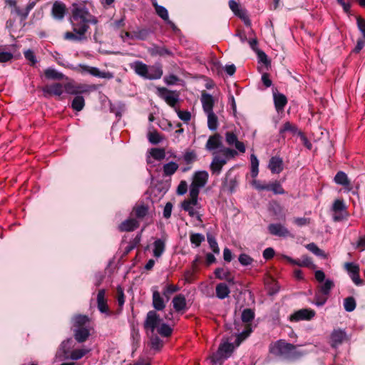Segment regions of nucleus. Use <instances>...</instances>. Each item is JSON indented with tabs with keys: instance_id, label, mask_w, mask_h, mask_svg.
Returning <instances> with one entry per match:
<instances>
[{
	"instance_id": "nucleus-1",
	"label": "nucleus",
	"mask_w": 365,
	"mask_h": 365,
	"mask_svg": "<svg viewBox=\"0 0 365 365\" xmlns=\"http://www.w3.org/2000/svg\"><path fill=\"white\" fill-rule=\"evenodd\" d=\"M70 22L73 31H66L63 34V39L79 42L86 39L89 24H96L98 19L89 12L84 4L74 3L72 4Z\"/></svg>"
},
{
	"instance_id": "nucleus-2",
	"label": "nucleus",
	"mask_w": 365,
	"mask_h": 365,
	"mask_svg": "<svg viewBox=\"0 0 365 365\" xmlns=\"http://www.w3.org/2000/svg\"><path fill=\"white\" fill-rule=\"evenodd\" d=\"M225 138L227 145L230 147L234 146L235 149L223 147L219 150L213 152L212 160L210 165V170L212 175H220L223 166L230 159L235 158L238 155V152L245 153L246 151L245 143L238 140L237 134L233 131H227Z\"/></svg>"
},
{
	"instance_id": "nucleus-3",
	"label": "nucleus",
	"mask_w": 365,
	"mask_h": 365,
	"mask_svg": "<svg viewBox=\"0 0 365 365\" xmlns=\"http://www.w3.org/2000/svg\"><path fill=\"white\" fill-rule=\"evenodd\" d=\"M225 138L227 145L230 147L234 146L235 149L223 147L219 150L213 152L212 160L210 165V170L212 175H220L223 166L230 159L235 158L238 155V152L245 153L246 151L245 143L238 140L237 134L233 131H227Z\"/></svg>"
},
{
	"instance_id": "nucleus-4",
	"label": "nucleus",
	"mask_w": 365,
	"mask_h": 365,
	"mask_svg": "<svg viewBox=\"0 0 365 365\" xmlns=\"http://www.w3.org/2000/svg\"><path fill=\"white\" fill-rule=\"evenodd\" d=\"M143 328L148 336L153 335L157 331L162 336L168 337L171 335L173 331L170 327L163 322V319L155 310H150L147 313Z\"/></svg>"
},
{
	"instance_id": "nucleus-5",
	"label": "nucleus",
	"mask_w": 365,
	"mask_h": 365,
	"mask_svg": "<svg viewBox=\"0 0 365 365\" xmlns=\"http://www.w3.org/2000/svg\"><path fill=\"white\" fill-rule=\"evenodd\" d=\"M130 67L135 73L147 79H159L163 76V70L160 66H148L140 61H134L130 64Z\"/></svg>"
},
{
	"instance_id": "nucleus-6",
	"label": "nucleus",
	"mask_w": 365,
	"mask_h": 365,
	"mask_svg": "<svg viewBox=\"0 0 365 365\" xmlns=\"http://www.w3.org/2000/svg\"><path fill=\"white\" fill-rule=\"evenodd\" d=\"M269 349L271 353L277 356H282L287 358L298 356V353L296 351V346L282 339L272 344Z\"/></svg>"
},
{
	"instance_id": "nucleus-7",
	"label": "nucleus",
	"mask_w": 365,
	"mask_h": 365,
	"mask_svg": "<svg viewBox=\"0 0 365 365\" xmlns=\"http://www.w3.org/2000/svg\"><path fill=\"white\" fill-rule=\"evenodd\" d=\"M255 317V312L251 309H245L242 313V321L245 324V329L236 338L235 344L238 346L252 332L251 322Z\"/></svg>"
},
{
	"instance_id": "nucleus-8",
	"label": "nucleus",
	"mask_w": 365,
	"mask_h": 365,
	"mask_svg": "<svg viewBox=\"0 0 365 365\" xmlns=\"http://www.w3.org/2000/svg\"><path fill=\"white\" fill-rule=\"evenodd\" d=\"M158 95L163 99L168 105L176 109L179 102V93L176 91H170L166 88H158Z\"/></svg>"
},
{
	"instance_id": "nucleus-9",
	"label": "nucleus",
	"mask_w": 365,
	"mask_h": 365,
	"mask_svg": "<svg viewBox=\"0 0 365 365\" xmlns=\"http://www.w3.org/2000/svg\"><path fill=\"white\" fill-rule=\"evenodd\" d=\"M208 178V173L205 170L195 172L190 185V192L193 190L195 194L199 195L200 189L207 184Z\"/></svg>"
},
{
	"instance_id": "nucleus-10",
	"label": "nucleus",
	"mask_w": 365,
	"mask_h": 365,
	"mask_svg": "<svg viewBox=\"0 0 365 365\" xmlns=\"http://www.w3.org/2000/svg\"><path fill=\"white\" fill-rule=\"evenodd\" d=\"M331 210L334 212L333 220L334 222L341 221L344 218V215H347L346 206L343 200L337 199L334 200Z\"/></svg>"
},
{
	"instance_id": "nucleus-11",
	"label": "nucleus",
	"mask_w": 365,
	"mask_h": 365,
	"mask_svg": "<svg viewBox=\"0 0 365 365\" xmlns=\"http://www.w3.org/2000/svg\"><path fill=\"white\" fill-rule=\"evenodd\" d=\"M198 195L195 191L190 192L189 198L185 200L182 203V208L188 212L190 217H194L197 214L194 207L197 204Z\"/></svg>"
},
{
	"instance_id": "nucleus-12",
	"label": "nucleus",
	"mask_w": 365,
	"mask_h": 365,
	"mask_svg": "<svg viewBox=\"0 0 365 365\" xmlns=\"http://www.w3.org/2000/svg\"><path fill=\"white\" fill-rule=\"evenodd\" d=\"M64 91L71 95H78L90 92V86L86 84L67 83L64 84Z\"/></svg>"
},
{
	"instance_id": "nucleus-13",
	"label": "nucleus",
	"mask_w": 365,
	"mask_h": 365,
	"mask_svg": "<svg viewBox=\"0 0 365 365\" xmlns=\"http://www.w3.org/2000/svg\"><path fill=\"white\" fill-rule=\"evenodd\" d=\"M315 312L311 309H301L290 315L289 320L299 322L302 320H310L315 316Z\"/></svg>"
},
{
	"instance_id": "nucleus-14",
	"label": "nucleus",
	"mask_w": 365,
	"mask_h": 365,
	"mask_svg": "<svg viewBox=\"0 0 365 365\" xmlns=\"http://www.w3.org/2000/svg\"><path fill=\"white\" fill-rule=\"evenodd\" d=\"M42 91L45 96L47 95H53L61 96L64 91V85L59 83H55L51 85H46L43 87Z\"/></svg>"
},
{
	"instance_id": "nucleus-15",
	"label": "nucleus",
	"mask_w": 365,
	"mask_h": 365,
	"mask_svg": "<svg viewBox=\"0 0 365 365\" xmlns=\"http://www.w3.org/2000/svg\"><path fill=\"white\" fill-rule=\"evenodd\" d=\"M165 301L160 293L156 288L153 289L152 304L155 311H162L165 308Z\"/></svg>"
},
{
	"instance_id": "nucleus-16",
	"label": "nucleus",
	"mask_w": 365,
	"mask_h": 365,
	"mask_svg": "<svg viewBox=\"0 0 365 365\" xmlns=\"http://www.w3.org/2000/svg\"><path fill=\"white\" fill-rule=\"evenodd\" d=\"M283 258L285 259L289 263L292 265H297L299 267H314V265L312 263V261L310 257L307 255L302 256L300 259H292L290 257L287 255H284Z\"/></svg>"
},
{
	"instance_id": "nucleus-17",
	"label": "nucleus",
	"mask_w": 365,
	"mask_h": 365,
	"mask_svg": "<svg viewBox=\"0 0 365 365\" xmlns=\"http://www.w3.org/2000/svg\"><path fill=\"white\" fill-rule=\"evenodd\" d=\"M66 6L64 3L56 1L51 9L52 16L57 20H62L66 14Z\"/></svg>"
},
{
	"instance_id": "nucleus-18",
	"label": "nucleus",
	"mask_w": 365,
	"mask_h": 365,
	"mask_svg": "<svg viewBox=\"0 0 365 365\" xmlns=\"http://www.w3.org/2000/svg\"><path fill=\"white\" fill-rule=\"evenodd\" d=\"M97 307L101 313H109V308L106 298L105 289H100L97 294Z\"/></svg>"
},
{
	"instance_id": "nucleus-19",
	"label": "nucleus",
	"mask_w": 365,
	"mask_h": 365,
	"mask_svg": "<svg viewBox=\"0 0 365 365\" xmlns=\"http://www.w3.org/2000/svg\"><path fill=\"white\" fill-rule=\"evenodd\" d=\"M234 349L235 346L232 344L224 342L220 345L217 354L220 358L227 359L231 356Z\"/></svg>"
},
{
	"instance_id": "nucleus-20",
	"label": "nucleus",
	"mask_w": 365,
	"mask_h": 365,
	"mask_svg": "<svg viewBox=\"0 0 365 365\" xmlns=\"http://www.w3.org/2000/svg\"><path fill=\"white\" fill-rule=\"evenodd\" d=\"M268 168L272 173L279 174L283 170V160L277 156L272 157L269 160Z\"/></svg>"
},
{
	"instance_id": "nucleus-21",
	"label": "nucleus",
	"mask_w": 365,
	"mask_h": 365,
	"mask_svg": "<svg viewBox=\"0 0 365 365\" xmlns=\"http://www.w3.org/2000/svg\"><path fill=\"white\" fill-rule=\"evenodd\" d=\"M148 53L152 56H172L173 53L165 46H160L157 44H153L151 47L148 49Z\"/></svg>"
},
{
	"instance_id": "nucleus-22",
	"label": "nucleus",
	"mask_w": 365,
	"mask_h": 365,
	"mask_svg": "<svg viewBox=\"0 0 365 365\" xmlns=\"http://www.w3.org/2000/svg\"><path fill=\"white\" fill-rule=\"evenodd\" d=\"M139 227V221L135 218H128L121 222L119 225V230L121 232H131Z\"/></svg>"
},
{
	"instance_id": "nucleus-23",
	"label": "nucleus",
	"mask_w": 365,
	"mask_h": 365,
	"mask_svg": "<svg viewBox=\"0 0 365 365\" xmlns=\"http://www.w3.org/2000/svg\"><path fill=\"white\" fill-rule=\"evenodd\" d=\"M334 180L336 184L344 186L348 191H350L352 188L347 175L343 171H339L336 174Z\"/></svg>"
},
{
	"instance_id": "nucleus-24",
	"label": "nucleus",
	"mask_w": 365,
	"mask_h": 365,
	"mask_svg": "<svg viewBox=\"0 0 365 365\" xmlns=\"http://www.w3.org/2000/svg\"><path fill=\"white\" fill-rule=\"evenodd\" d=\"M269 232L275 236L287 237L289 235V230L281 224H270L268 226Z\"/></svg>"
},
{
	"instance_id": "nucleus-25",
	"label": "nucleus",
	"mask_w": 365,
	"mask_h": 365,
	"mask_svg": "<svg viewBox=\"0 0 365 365\" xmlns=\"http://www.w3.org/2000/svg\"><path fill=\"white\" fill-rule=\"evenodd\" d=\"M148 206L143 204H136L133 208L131 215L135 216L136 219L143 220L148 214Z\"/></svg>"
},
{
	"instance_id": "nucleus-26",
	"label": "nucleus",
	"mask_w": 365,
	"mask_h": 365,
	"mask_svg": "<svg viewBox=\"0 0 365 365\" xmlns=\"http://www.w3.org/2000/svg\"><path fill=\"white\" fill-rule=\"evenodd\" d=\"M85 70L91 75L106 79H111L113 78V74L109 71H101L96 67L86 66Z\"/></svg>"
},
{
	"instance_id": "nucleus-27",
	"label": "nucleus",
	"mask_w": 365,
	"mask_h": 365,
	"mask_svg": "<svg viewBox=\"0 0 365 365\" xmlns=\"http://www.w3.org/2000/svg\"><path fill=\"white\" fill-rule=\"evenodd\" d=\"M346 339V333L341 329H335L331 334V345L336 347L341 344Z\"/></svg>"
},
{
	"instance_id": "nucleus-28",
	"label": "nucleus",
	"mask_w": 365,
	"mask_h": 365,
	"mask_svg": "<svg viewBox=\"0 0 365 365\" xmlns=\"http://www.w3.org/2000/svg\"><path fill=\"white\" fill-rule=\"evenodd\" d=\"M201 102L205 113L213 111L214 99L213 97L205 92L202 93Z\"/></svg>"
},
{
	"instance_id": "nucleus-29",
	"label": "nucleus",
	"mask_w": 365,
	"mask_h": 365,
	"mask_svg": "<svg viewBox=\"0 0 365 365\" xmlns=\"http://www.w3.org/2000/svg\"><path fill=\"white\" fill-rule=\"evenodd\" d=\"M216 278L220 280H226L230 284H234V277L227 269L217 268L215 271Z\"/></svg>"
},
{
	"instance_id": "nucleus-30",
	"label": "nucleus",
	"mask_w": 365,
	"mask_h": 365,
	"mask_svg": "<svg viewBox=\"0 0 365 365\" xmlns=\"http://www.w3.org/2000/svg\"><path fill=\"white\" fill-rule=\"evenodd\" d=\"M172 302L175 312H180L185 310L186 308V299L182 294H177L174 297Z\"/></svg>"
},
{
	"instance_id": "nucleus-31",
	"label": "nucleus",
	"mask_w": 365,
	"mask_h": 365,
	"mask_svg": "<svg viewBox=\"0 0 365 365\" xmlns=\"http://www.w3.org/2000/svg\"><path fill=\"white\" fill-rule=\"evenodd\" d=\"M274 103L277 111L281 112L284 110V108L287 103V97L282 93H274Z\"/></svg>"
},
{
	"instance_id": "nucleus-32",
	"label": "nucleus",
	"mask_w": 365,
	"mask_h": 365,
	"mask_svg": "<svg viewBox=\"0 0 365 365\" xmlns=\"http://www.w3.org/2000/svg\"><path fill=\"white\" fill-rule=\"evenodd\" d=\"M165 250V240L157 239L153 242V256L159 258L162 256Z\"/></svg>"
},
{
	"instance_id": "nucleus-33",
	"label": "nucleus",
	"mask_w": 365,
	"mask_h": 365,
	"mask_svg": "<svg viewBox=\"0 0 365 365\" xmlns=\"http://www.w3.org/2000/svg\"><path fill=\"white\" fill-rule=\"evenodd\" d=\"M89 321V318L86 315H76L73 318V327L74 329L88 327L87 324Z\"/></svg>"
},
{
	"instance_id": "nucleus-34",
	"label": "nucleus",
	"mask_w": 365,
	"mask_h": 365,
	"mask_svg": "<svg viewBox=\"0 0 365 365\" xmlns=\"http://www.w3.org/2000/svg\"><path fill=\"white\" fill-rule=\"evenodd\" d=\"M221 145L220 135L219 134H215L211 135L207 141L206 148L208 150H213Z\"/></svg>"
},
{
	"instance_id": "nucleus-35",
	"label": "nucleus",
	"mask_w": 365,
	"mask_h": 365,
	"mask_svg": "<svg viewBox=\"0 0 365 365\" xmlns=\"http://www.w3.org/2000/svg\"><path fill=\"white\" fill-rule=\"evenodd\" d=\"M216 296L220 299H224L227 297L230 293V288L225 283H220L215 288Z\"/></svg>"
},
{
	"instance_id": "nucleus-36",
	"label": "nucleus",
	"mask_w": 365,
	"mask_h": 365,
	"mask_svg": "<svg viewBox=\"0 0 365 365\" xmlns=\"http://www.w3.org/2000/svg\"><path fill=\"white\" fill-rule=\"evenodd\" d=\"M89 335L90 332L88 327L74 329V336L78 342H84Z\"/></svg>"
},
{
	"instance_id": "nucleus-37",
	"label": "nucleus",
	"mask_w": 365,
	"mask_h": 365,
	"mask_svg": "<svg viewBox=\"0 0 365 365\" xmlns=\"http://www.w3.org/2000/svg\"><path fill=\"white\" fill-rule=\"evenodd\" d=\"M36 2L37 0L30 1L24 10H21L19 8H16V14L19 15L22 20H25L27 18L29 12L35 6Z\"/></svg>"
},
{
	"instance_id": "nucleus-38",
	"label": "nucleus",
	"mask_w": 365,
	"mask_h": 365,
	"mask_svg": "<svg viewBox=\"0 0 365 365\" xmlns=\"http://www.w3.org/2000/svg\"><path fill=\"white\" fill-rule=\"evenodd\" d=\"M152 5L155 8V12L158 16H160L165 21H168V11L164 6L158 5L156 0L153 1Z\"/></svg>"
},
{
	"instance_id": "nucleus-39",
	"label": "nucleus",
	"mask_w": 365,
	"mask_h": 365,
	"mask_svg": "<svg viewBox=\"0 0 365 365\" xmlns=\"http://www.w3.org/2000/svg\"><path fill=\"white\" fill-rule=\"evenodd\" d=\"M178 165L175 162L166 163L163 167V176L170 177L173 175L178 169Z\"/></svg>"
},
{
	"instance_id": "nucleus-40",
	"label": "nucleus",
	"mask_w": 365,
	"mask_h": 365,
	"mask_svg": "<svg viewBox=\"0 0 365 365\" xmlns=\"http://www.w3.org/2000/svg\"><path fill=\"white\" fill-rule=\"evenodd\" d=\"M150 155L156 160L160 161L165 158V150L163 148H153L149 150Z\"/></svg>"
},
{
	"instance_id": "nucleus-41",
	"label": "nucleus",
	"mask_w": 365,
	"mask_h": 365,
	"mask_svg": "<svg viewBox=\"0 0 365 365\" xmlns=\"http://www.w3.org/2000/svg\"><path fill=\"white\" fill-rule=\"evenodd\" d=\"M179 287L173 284H168L163 290V294L166 298V302H168L170 296L175 292H178Z\"/></svg>"
},
{
	"instance_id": "nucleus-42",
	"label": "nucleus",
	"mask_w": 365,
	"mask_h": 365,
	"mask_svg": "<svg viewBox=\"0 0 365 365\" xmlns=\"http://www.w3.org/2000/svg\"><path fill=\"white\" fill-rule=\"evenodd\" d=\"M150 35V31L147 29H138L133 31V40H146Z\"/></svg>"
},
{
	"instance_id": "nucleus-43",
	"label": "nucleus",
	"mask_w": 365,
	"mask_h": 365,
	"mask_svg": "<svg viewBox=\"0 0 365 365\" xmlns=\"http://www.w3.org/2000/svg\"><path fill=\"white\" fill-rule=\"evenodd\" d=\"M90 351L89 349L82 348L76 349L71 351L70 358L72 360H78L83 358L86 354Z\"/></svg>"
},
{
	"instance_id": "nucleus-44",
	"label": "nucleus",
	"mask_w": 365,
	"mask_h": 365,
	"mask_svg": "<svg viewBox=\"0 0 365 365\" xmlns=\"http://www.w3.org/2000/svg\"><path fill=\"white\" fill-rule=\"evenodd\" d=\"M85 106V101L83 96H76L71 103V107L74 110L81 111L83 110Z\"/></svg>"
},
{
	"instance_id": "nucleus-45",
	"label": "nucleus",
	"mask_w": 365,
	"mask_h": 365,
	"mask_svg": "<svg viewBox=\"0 0 365 365\" xmlns=\"http://www.w3.org/2000/svg\"><path fill=\"white\" fill-rule=\"evenodd\" d=\"M190 240L192 245L195 247L200 246L201 243L205 241V236L200 233H190Z\"/></svg>"
},
{
	"instance_id": "nucleus-46",
	"label": "nucleus",
	"mask_w": 365,
	"mask_h": 365,
	"mask_svg": "<svg viewBox=\"0 0 365 365\" xmlns=\"http://www.w3.org/2000/svg\"><path fill=\"white\" fill-rule=\"evenodd\" d=\"M206 114L207 115L208 128L212 130H216L217 128V121H218L217 115L214 113L213 111L206 113Z\"/></svg>"
},
{
	"instance_id": "nucleus-47",
	"label": "nucleus",
	"mask_w": 365,
	"mask_h": 365,
	"mask_svg": "<svg viewBox=\"0 0 365 365\" xmlns=\"http://www.w3.org/2000/svg\"><path fill=\"white\" fill-rule=\"evenodd\" d=\"M45 76L48 79L61 80L63 75L53 68H47L44 71Z\"/></svg>"
},
{
	"instance_id": "nucleus-48",
	"label": "nucleus",
	"mask_w": 365,
	"mask_h": 365,
	"mask_svg": "<svg viewBox=\"0 0 365 365\" xmlns=\"http://www.w3.org/2000/svg\"><path fill=\"white\" fill-rule=\"evenodd\" d=\"M251 161V176L255 178L259 173V161L255 155L252 154L250 156Z\"/></svg>"
},
{
	"instance_id": "nucleus-49",
	"label": "nucleus",
	"mask_w": 365,
	"mask_h": 365,
	"mask_svg": "<svg viewBox=\"0 0 365 365\" xmlns=\"http://www.w3.org/2000/svg\"><path fill=\"white\" fill-rule=\"evenodd\" d=\"M228 4L230 9L238 17L245 12V11L241 8L240 4L235 0H230Z\"/></svg>"
},
{
	"instance_id": "nucleus-50",
	"label": "nucleus",
	"mask_w": 365,
	"mask_h": 365,
	"mask_svg": "<svg viewBox=\"0 0 365 365\" xmlns=\"http://www.w3.org/2000/svg\"><path fill=\"white\" fill-rule=\"evenodd\" d=\"M333 287V282L329 279H327L323 284L319 286L318 292L323 294V295H329L330 290Z\"/></svg>"
},
{
	"instance_id": "nucleus-51",
	"label": "nucleus",
	"mask_w": 365,
	"mask_h": 365,
	"mask_svg": "<svg viewBox=\"0 0 365 365\" xmlns=\"http://www.w3.org/2000/svg\"><path fill=\"white\" fill-rule=\"evenodd\" d=\"M148 138L149 142L154 145L159 143L163 140V137L156 130L149 132L148 134Z\"/></svg>"
},
{
	"instance_id": "nucleus-52",
	"label": "nucleus",
	"mask_w": 365,
	"mask_h": 365,
	"mask_svg": "<svg viewBox=\"0 0 365 365\" xmlns=\"http://www.w3.org/2000/svg\"><path fill=\"white\" fill-rule=\"evenodd\" d=\"M297 130V128L294 124L287 121L283 124V125L279 129V133L283 134L287 132H290L292 133H295Z\"/></svg>"
},
{
	"instance_id": "nucleus-53",
	"label": "nucleus",
	"mask_w": 365,
	"mask_h": 365,
	"mask_svg": "<svg viewBox=\"0 0 365 365\" xmlns=\"http://www.w3.org/2000/svg\"><path fill=\"white\" fill-rule=\"evenodd\" d=\"M306 247L312 252L313 254H314L317 256L326 257V255L323 250L319 249L316 244L314 243H309L306 245Z\"/></svg>"
},
{
	"instance_id": "nucleus-54",
	"label": "nucleus",
	"mask_w": 365,
	"mask_h": 365,
	"mask_svg": "<svg viewBox=\"0 0 365 365\" xmlns=\"http://www.w3.org/2000/svg\"><path fill=\"white\" fill-rule=\"evenodd\" d=\"M238 260L242 266L251 265L254 262V259L245 253L240 254Z\"/></svg>"
},
{
	"instance_id": "nucleus-55",
	"label": "nucleus",
	"mask_w": 365,
	"mask_h": 365,
	"mask_svg": "<svg viewBox=\"0 0 365 365\" xmlns=\"http://www.w3.org/2000/svg\"><path fill=\"white\" fill-rule=\"evenodd\" d=\"M344 307L346 311L352 312L356 308V302L355 299L351 297H347L344 299Z\"/></svg>"
},
{
	"instance_id": "nucleus-56",
	"label": "nucleus",
	"mask_w": 365,
	"mask_h": 365,
	"mask_svg": "<svg viewBox=\"0 0 365 365\" xmlns=\"http://www.w3.org/2000/svg\"><path fill=\"white\" fill-rule=\"evenodd\" d=\"M148 336H150L151 346L153 349H159L163 346L162 341L156 334H155V333L153 335H149Z\"/></svg>"
},
{
	"instance_id": "nucleus-57",
	"label": "nucleus",
	"mask_w": 365,
	"mask_h": 365,
	"mask_svg": "<svg viewBox=\"0 0 365 365\" xmlns=\"http://www.w3.org/2000/svg\"><path fill=\"white\" fill-rule=\"evenodd\" d=\"M197 272L192 269L186 270L184 272V279L186 283H192L195 280V274Z\"/></svg>"
},
{
	"instance_id": "nucleus-58",
	"label": "nucleus",
	"mask_w": 365,
	"mask_h": 365,
	"mask_svg": "<svg viewBox=\"0 0 365 365\" xmlns=\"http://www.w3.org/2000/svg\"><path fill=\"white\" fill-rule=\"evenodd\" d=\"M269 190H272L274 194H284V190L277 181L269 184Z\"/></svg>"
},
{
	"instance_id": "nucleus-59",
	"label": "nucleus",
	"mask_w": 365,
	"mask_h": 365,
	"mask_svg": "<svg viewBox=\"0 0 365 365\" xmlns=\"http://www.w3.org/2000/svg\"><path fill=\"white\" fill-rule=\"evenodd\" d=\"M175 110L177 112L178 117L183 121L187 122L191 118V115L189 111L187 110H180L178 108V106L175 109Z\"/></svg>"
},
{
	"instance_id": "nucleus-60",
	"label": "nucleus",
	"mask_w": 365,
	"mask_h": 365,
	"mask_svg": "<svg viewBox=\"0 0 365 365\" xmlns=\"http://www.w3.org/2000/svg\"><path fill=\"white\" fill-rule=\"evenodd\" d=\"M116 297L119 307H123L125 303V294L122 287H118L116 290Z\"/></svg>"
},
{
	"instance_id": "nucleus-61",
	"label": "nucleus",
	"mask_w": 365,
	"mask_h": 365,
	"mask_svg": "<svg viewBox=\"0 0 365 365\" xmlns=\"http://www.w3.org/2000/svg\"><path fill=\"white\" fill-rule=\"evenodd\" d=\"M207 242L209 243L210 247L212 250V252L215 254H219L220 248L218 247V244L216 240L213 237H207Z\"/></svg>"
},
{
	"instance_id": "nucleus-62",
	"label": "nucleus",
	"mask_w": 365,
	"mask_h": 365,
	"mask_svg": "<svg viewBox=\"0 0 365 365\" xmlns=\"http://www.w3.org/2000/svg\"><path fill=\"white\" fill-rule=\"evenodd\" d=\"M328 298V295H323L319 292H317V293L315 295V304L317 306H322L325 304Z\"/></svg>"
},
{
	"instance_id": "nucleus-63",
	"label": "nucleus",
	"mask_w": 365,
	"mask_h": 365,
	"mask_svg": "<svg viewBox=\"0 0 365 365\" xmlns=\"http://www.w3.org/2000/svg\"><path fill=\"white\" fill-rule=\"evenodd\" d=\"M345 267L346 270L349 272V273L351 274H357V272H359V267L357 264H355L351 262H348L345 264Z\"/></svg>"
},
{
	"instance_id": "nucleus-64",
	"label": "nucleus",
	"mask_w": 365,
	"mask_h": 365,
	"mask_svg": "<svg viewBox=\"0 0 365 365\" xmlns=\"http://www.w3.org/2000/svg\"><path fill=\"white\" fill-rule=\"evenodd\" d=\"M14 56L11 52L0 51V63H6L13 58Z\"/></svg>"
}]
</instances>
